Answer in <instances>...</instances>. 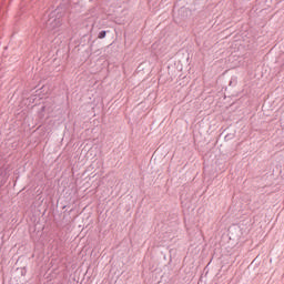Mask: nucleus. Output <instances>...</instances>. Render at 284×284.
I'll return each mask as SVG.
<instances>
[{
    "label": "nucleus",
    "mask_w": 284,
    "mask_h": 284,
    "mask_svg": "<svg viewBox=\"0 0 284 284\" xmlns=\"http://www.w3.org/2000/svg\"><path fill=\"white\" fill-rule=\"evenodd\" d=\"M57 11H51L50 13H45L42 18V23L48 32H59V28H61V18L57 17Z\"/></svg>",
    "instance_id": "obj_1"
},
{
    "label": "nucleus",
    "mask_w": 284,
    "mask_h": 284,
    "mask_svg": "<svg viewBox=\"0 0 284 284\" xmlns=\"http://www.w3.org/2000/svg\"><path fill=\"white\" fill-rule=\"evenodd\" d=\"M106 34H108V31L102 30V31L99 32L98 39H105Z\"/></svg>",
    "instance_id": "obj_2"
}]
</instances>
